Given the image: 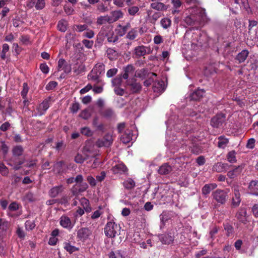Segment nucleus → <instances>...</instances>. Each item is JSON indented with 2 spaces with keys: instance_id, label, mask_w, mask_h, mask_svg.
Segmentation results:
<instances>
[{
  "instance_id": "9",
  "label": "nucleus",
  "mask_w": 258,
  "mask_h": 258,
  "mask_svg": "<svg viewBox=\"0 0 258 258\" xmlns=\"http://www.w3.org/2000/svg\"><path fill=\"white\" fill-rule=\"evenodd\" d=\"M92 231L88 228H81L77 231V237L81 241H85L90 238Z\"/></svg>"
},
{
  "instance_id": "57",
  "label": "nucleus",
  "mask_w": 258,
  "mask_h": 258,
  "mask_svg": "<svg viewBox=\"0 0 258 258\" xmlns=\"http://www.w3.org/2000/svg\"><path fill=\"white\" fill-rule=\"evenodd\" d=\"M80 104L78 102H75L73 103L70 107V110L73 113H76L80 109Z\"/></svg>"
},
{
  "instance_id": "28",
  "label": "nucleus",
  "mask_w": 258,
  "mask_h": 258,
  "mask_svg": "<svg viewBox=\"0 0 258 258\" xmlns=\"http://www.w3.org/2000/svg\"><path fill=\"white\" fill-rule=\"evenodd\" d=\"M92 111V108L90 107L87 108L81 111L79 116L85 120H87L91 116Z\"/></svg>"
},
{
  "instance_id": "64",
  "label": "nucleus",
  "mask_w": 258,
  "mask_h": 258,
  "mask_svg": "<svg viewBox=\"0 0 258 258\" xmlns=\"http://www.w3.org/2000/svg\"><path fill=\"white\" fill-rule=\"evenodd\" d=\"M64 11L68 15H72L74 12V9L72 7L68 5L64 6Z\"/></svg>"
},
{
  "instance_id": "56",
  "label": "nucleus",
  "mask_w": 258,
  "mask_h": 258,
  "mask_svg": "<svg viewBox=\"0 0 258 258\" xmlns=\"http://www.w3.org/2000/svg\"><path fill=\"white\" fill-rule=\"evenodd\" d=\"M160 218L161 222L164 223L170 218V216L167 212L164 211L160 215Z\"/></svg>"
},
{
  "instance_id": "14",
  "label": "nucleus",
  "mask_w": 258,
  "mask_h": 258,
  "mask_svg": "<svg viewBox=\"0 0 258 258\" xmlns=\"http://www.w3.org/2000/svg\"><path fill=\"white\" fill-rule=\"evenodd\" d=\"M72 69L70 64L67 63L63 58H60L58 61L57 71H63L65 74H69L71 72Z\"/></svg>"
},
{
  "instance_id": "42",
  "label": "nucleus",
  "mask_w": 258,
  "mask_h": 258,
  "mask_svg": "<svg viewBox=\"0 0 258 258\" xmlns=\"http://www.w3.org/2000/svg\"><path fill=\"white\" fill-rule=\"evenodd\" d=\"M124 187L126 189H132L135 186V182L131 178H128L123 183Z\"/></svg>"
},
{
  "instance_id": "43",
  "label": "nucleus",
  "mask_w": 258,
  "mask_h": 258,
  "mask_svg": "<svg viewBox=\"0 0 258 258\" xmlns=\"http://www.w3.org/2000/svg\"><path fill=\"white\" fill-rule=\"evenodd\" d=\"M235 155L236 152L234 150L228 152L227 155V160L231 163H235L236 162Z\"/></svg>"
},
{
  "instance_id": "17",
  "label": "nucleus",
  "mask_w": 258,
  "mask_h": 258,
  "mask_svg": "<svg viewBox=\"0 0 258 258\" xmlns=\"http://www.w3.org/2000/svg\"><path fill=\"white\" fill-rule=\"evenodd\" d=\"M153 89L154 92L161 93L165 89V82L163 80H156L153 85Z\"/></svg>"
},
{
  "instance_id": "29",
  "label": "nucleus",
  "mask_w": 258,
  "mask_h": 258,
  "mask_svg": "<svg viewBox=\"0 0 258 258\" xmlns=\"http://www.w3.org/2000/svg\"><path fill=\"white\" fill-rule=\"evenodd\" d=\"M63 248L70 254L79 250L78 247L73 245L71 242L69 241H66L63 243Z\"/></svg>"
},
{
  "instance_id": "21",
  "label": "nucleus",
  "mask_w": 258,
  "mask_h": 258,
  "mask_svg": "<svg viewBox=\"0 0 258 258\" xmlns=\"http://www.w3.org/2000/svg\"><path fill=\"white\" fill-rule=\"evenodd\" d=\"M112 171L115 174H122L127 171V168L124 164L122 163H118L113 167Z\"/></svg>"
},
{
  "instance_id": "63",
  "label": "nucleus",
  "mask_w": 258,
  "mask_h": 258,
  "mask_svg": "<svg viewBox=\"0 0 258 258\" xmlns=\"http://www.w3.org/2000/svg\"><path fill=\"white\" fill-rule=\"evenodd\" d=\"M117 69L116 68H113L109 69L106 73V76L108 78H111L114 76L117 73Z\"/></svg>"
},
{
  "instance_id": "15",
  "label": "nucleus",
  "mask_w": 258,
  "mask_h": 258,
  "mask_svg": "<svg viewBox=\"0 0 258 258\" xmlns=\"http://www.w3.org/2000/svg\"><path fill=\"white\" fill-rule=\"evenodd\" d=\"M59 223L63 228L69 230H71L74 226V223H73L70 218L67 216H61Z\"/></svg>"
},
{
  "instance_id": "38",
  "label": "nucleus",
  "mask_w": 258,
  "mask_h": 258,
  "mask_svg": "<svg viewBox=\"0 0 258 258\" xmlns=\"http://www.w3.org/2000/svg\"><path fill=\"white\" fill-rule=\"evenodd\" d=\"M96 23L98 25H102L106 23H111L110 17L108 15L98 17Z\"/></svg>"
},
{
  "instance_id": "33",
  "label": "nucleus",
  "mask_w": 258,
  "mask_h": 258,
  "mask_svg": "<svg viewBox=\"0 0 258 258\" xmlns=\"http://www.w3.org/2000/svg\"><path fill=\"white\" fill-rule=\"evenodd\" d=\"M62 190V186H56L52 188L49 192V195L52 198H55Z\"/></svg>"
},
{
  "instance_id": "10",
  "label": "nucleus",
  "mask_w": 258,
  "mask_h": 258,
  "mask_svg": "<svg viewBox=\"0 0 258 258\" xmlns=\"http://www.w3.org/2000/svg\"><path fill=\"white\" fill-rule=\"evenodd\" d=\"M212 196L218 203L223 204L226 202L227 194L223 190L217 189L213 192Z\"/></svg>"
},
{
  "instance_id": "52",
  "label": "nucleus",
  "mask_w": 258,
  "mask_h": 258,
  "mask_svg": "<svg viewBox=\"0 0 258 258\" xmlns=\"http://www.w3.org/2000/svg\"><path fill=\"white\" fill-rule=\"evenodd\" d=\"M21 43L24 45H29L32 43L30 37L27 35L22 36L20 38Z\"/></svg>"
},
{
  "instance_id": "41",
  "label": "nucleus",
  "mask_w": 258,
  "mask_h": 258,
  "mask_svg": "<svg viewBox=\"0 0 258 258\" xmlns=\"http://www.w3.org/2000/svg\"><path fill=\"white\" fill-rule=\"evenodd\" d=\"M160 24L163 28L166 29L171 26V20L168 18H162L160 21Z\"/></svg>"
},
{
  "instance_id": "13",
  "label": "nucleus",
  "mask_w": 258,
  "mask_h": 258,
  "mask_svg": "<svg viewBox=\"0 0 258 258\" xmlns=\"http://www.w3.org/2000/svg\"><path fill=\"white\" fill-rule=\"evenodd\" d=\"M236 217L239 223L245 224L248 222V216L245 208H240L237 212Z\"/></svg>"
},
{
  "instance_id": "39",
  "label": "nucleus",
  "mask_w": 258,
  "mask_h": 258,
  "mask_svg": "<svg viewBox=\"0 0 258 258\" xmlns=\"http://www.w3.org/2000/svg\"><path fill=\"white\" fill-rule=\"evenodd\" d=\"M241 171V168L240 166L235 167L232 170H230L227 173L228 176L230 178L235 177L238 175Z\"/></svg>"
},
{
  "instance_id": "19",
  "label": "nucleus",
  "mask_w": 258,
  "mask_h": 258,
  "mask_svg": "<svg viewBox=\"0 0 258 258\" xmlns=\"http://www.w3.org/2000/svg\"><path fill=\"white\" fill-rule=\"evenodd\" d=\"M123 16V13L121 10H115L111 12V15L109 16L111 23H112L117 21Z\"/></svg>"
},
{
  "instance_id": "11",
  "label": "nucleus",
  "mask_w": 258,
  "mask_h": 258,
  "mask_svg": "<svg viewBox=\"0 0 258 258\" xmlns=\"http://www.w3.org/2000/svg\"><path fill=\"white\" fill-rule=\"evenodd\" d=\"M49 107V100L45 99L36 108L37 112L32 114V116H41L44 114Z\"/></svg>"
},
{
  "instance_id": "34",
  "label": "nucleus",
  "mask_w": 258,
  "mask_h": 258,
  "mask_svg": "<svg viewBox=\"0 0 258 258\" xmlns=\"http://www.w3.org/2000/svg\"><path fill=\"white\" fill-rule=\"evenodd\" d=\"M135 52L138 56H144L147 53V48L144 46H137L135 48Z\"/></svg>"
},
{
  "instance_id": "50",
  "label": "nucleus",
  "mask_w": 258,
  "mask_h": 258,
  "mask_svg": "<svg viewBox=\"0 0 258 258\" xmlns=\"http://www.w3.org/2000/svg\"><path fill=\"white\" fill-rule=\"evenodd\" d=\"M224 228L227 236H230L233 233V228L230 224L228 223L224 224Z\"/></svg>"
},
{
  "instance_id": "26",
  "label": "nucleus",
  "mask_w": 258,
  "mask_h": 258,
  "mask_svg": "<svg viewBox=\"0 0 258 258\" xmlns=\"http://www.w3.org/2000/svg\"><path fill=\"white\" fill-rule=\"evenodd\" d=\"M240 195L238 190L234 189V196L232 199V205L234 207H237L240 203Z\"/></svg>"
},
{
  "instance_id": "40",
  "label": "nucleus",
  "mask_w": 258,
  "mask_h": 258,
  "mask_svg": "<svg viewBox=\"0 0 258 258\" xmlns=\"http://www.w3.org/2000/svg\"><path fill=\"white\" fill-rule=\"evenodd\" d=\"M107 57L110 59H115L117 56V52L112 48H109L106 50Z\"/></svg>"
},
{
  "instance_id": "32",
  "label": "nucleus",
  "mask_w": 258,
  "mask_h": 258,
  "mask_svg": "<svg viewBox=\"0 0 258 258\" xmlns=\"http://www.w3.org/2000/svg\"><path fill=\"white\" fill-rule=\"evenodd\" d=\"M151 7L157 11H164L167 9V7L163 3L160 2L153 3L151 4Z\"/></svg>"
},
{
  "instance_id": "1",
  "label": "nucleus",
  "mask_w": 258,
  "mask_h": 258,
  "mask_svg": "<svg viewBox=\"0 0 258 258\" xmlns=\"http://www.w3.org/2000/svg\"><path fill=\"white\" fill-rule=\"evenodd\" d=\"M192 14L186 17L184 22L188 26L200 24L207 20L205 10L200 8H195L191 10Z\"/></svg>"
},
{
  "instance_id": "4",
  "label": "nucleus",
  "mask_w": 258,
  "mask_h": 258,
  "mask_svg": "<svg viewBox=\"0 0 258 258\" xmlns=\"http://www.w3.org/2000/svg\"><path fill=\"white\" fill-rule=\"evenodd\" d=\"M105 72V66L102 63H97L88 76L89 80L98 82L100 75Z\"/></svg>"
},
{
  "instance_id": "5",
  "label": "nucleus",
  "mask_w": 258,
  "mask_h": 258,
  "mask_svg": "<svg viewBox=\"0 0 258 258\" xmlns=\"http://www.w3.org/2000/svg\"><path fill=\"white\" fill-rule=\"evenodd\" d=\"M138 136V131L135 127L132 126L131 128L126 130L121 136L120 140L123 143L126 144L132 141L135 140Z\"/></svg>"
},
{
  "instance_id": "36",
  "label": "nucleus",
  "mask_w": 258,
  "mask_h": 258,
  "mask_svg": "<svg viewBox=\"0 0 258 258\" xmlns=\"http://www.w3.org/2000/svg\"><path fill=\"white\" fill-rule=\"evenodd\" d=\"M80 202L86 212H90L91 211V208L89 206V202L87 199L82 198L80 199Z\"/></svg>"
},
{
  "instance_id": "48",
  "label": "nucleus",
  "mask_w": 258,
  "mask_h": 258,
  "mask_svg": "<svg viewBox=\"0 0 258 258\" xmlns=\"http://www.w3.org/2000/svg\"><path fill=\"white\" fill-rule=\"evenodd\" d=\"M109 258H123L121 251H111L109 254Z\"/></svg>"
},
{
  "instance_id": "27",
  "label": "nucleus",
  "mask_w": 258,
  "mask_h": 258,
  "mask_svg": "<svg viewBox=\"0 0 258 258\" xmlns=\"http://www.w3.org/2000/svg\"><path fill=\"white\" fill-rule=\"evenodd\" d=\"M249 52L246 49L242 50L239 52L236 57V59L238 61L239 63L244 62L248 56Z\"/></svg>"
},
{
  "instance_id": "37",
  "label": "nucleus",
  "mask_w": 258,
  "mask_h": 258,
  "mask_svg": "<svg viewBox=\"0 0 258 258\" xmlns=\"http://www.w3.org/2000/svg\"><path fill=\"white\" fill-rule=\"evenodd\" d=\"M73 71L77 75L83 72L85 70V66L82 63H76L73 68Z\"/></svg>"
},
{
  "instance_id": "22",
  "label": "nucleus",
  "mask_w": 258,
  "mask_h": 258,
  "mask_svg": "<svg viewBox=\"0 0 258 258\" xmlns=\"http://www.w3.org/2000/svg\"><path fill=\"white\" fill-rule=\"evenodd\" d=\"M205 93L204 90L198 89L190 95V100H199L203 96Z\"/></svg>"
},
{
  "instance_id": "8",
  "label": "nucleus",
  "mask_w": 258,
  "mask_h": 258,
  "mask_svg": "<svg viewBox=\"0 0 258 258\" xmlns=\"http://www.w3.org/2000/svg\"><path fill=\"white\" fill-rule=\"evenodd\" d=\"M158 237L162 244L169 245L172 244L174 241V234L171 232L159 234Z\"/></svg>"
},
{
  "instance_id": "55",
  "label": "nucleus",
  "mask_w": 258,
  "mask_h": 258,
  "mask_svg": "<svg viewBox=\"0 0 258 258\" xmlns=\"http://www.w3.org/2000/svg\"><path fill=\"white\" fill-rule=\"evenodd\" d=\"M0 173L3 176H7L9 173L8 168L2 163H0Z\"/></svg>"
},
{
  "instance_id": "53",
  "label": "nucleus",
  "mask_w": 258,
  "mask_h": 258,
  "mask_svg": "<svg viewBox=\"0 0 258 258\" xmlns=\"http://www.w3.org/2000/svg\"><path fill=\"white\" fill-rule=\"evenodd\" d=\"M29 87L26 83H24L23 84V90L21 92V94L23 98H26L27 97V93L29 91Z\"/></svg>"
},
{
  "instance_id": "45",
  "label": "nucleus",
  "mask_w": 258,
  "mask_h": 258,
  "mask_svg": "<svg viewBox=\"0 0 258 258\" xmlns=\"http://www.w3.org/2000/svg\"><path fill=\"white\" fill-rule=\"evenodd\" d=\"M35 3V7L37 10H42L45 6V0H32Z\"/></svg>"
},
{
  "instance_id": "49",
  "label": "nucleus",
  "mask_w": 258,
  "mask_h": 258,
  "mask_svg": "<svg viewBox=\"0 0 258 258\" xmlns=\"http://www.w3.org/2000/svg\"><path fill=\"white\" fill-rule=\"evenodd\" d=\"M101 114L105 117L109 118L113 115L114 112L111 108H106L101 112Z\"/></svg>"
},
{
  "instance_id": "59",
  "label": "nucleus",
  "mask_w": 258,
  "mask_h": 258,
  "mask_svg": "<svg viewBox=\"0 0 258 258\" xmlns=\"http://www.w3.org/2000/svg\"><path fill=\"white\" fill-rule=\"evenodd\" d=\"M191 152L196 155L199 154L202 152L200 147L197 145H194L192 147H190Z\"/></svg>"
},
{
  "instance_id": "2",
  "label": "nucleus",
  "mask_w": 258,
  "mask_h": 258,
  "mask_svg": "<svg viewBox=\"0 0 258 258\" xmlns=\"http://www.w3.org/2000/svg\"><path fill=\"white\" fill-rule=\"evenodd\" d=\"M93 155H94V154L92 146L89 144H86L81 151L78 153L75 156V161L77 163L81 164Z\"/></svg>"
},
{
  "instance_id": "62",
  "label": "nucleus",
  "mask_w": 258,
  "mask_h": 258,
  "mask_svg": "<svg viewBox=\"0 0 258 258\" xmlns=\"http://www.w3.org/2000/svg\"><path fill=\"white\" fill-rule=\"evenodd\" d=\"M57 85V83L55 81L50 82L46 86V89L47 90H51L55 88Z\"/></svg>"
},
{
  "instance_id": "44",
  "label": "nucleus",
  "mask_w": 258,
  "mask_h": 258,
  "mask_svg": "<svg viewBox=\"0 0 258 258\" xmlns=\"http://www.w3.org/2000/svg\"><path fill=\"white\" fill-rule=\"evenodd\" d=\"M81 133L86 136L91 137L93 134V132L88 127H83L80 130Z\"/></svg>"
},
{
  "instance_id": "6",
  "label": "nucleus",
  "mask_w": 258,
  "mask_h": 258,
  "mask_svg": "<svg viewBox=\"0 0 258 258\" xmlns=\"http://www.w3.org/2000/svg\"><path fill=\"white\" fill-rule=\"evenodd\" d=\"M175 118V116L171 117L170 118L168 119V120L166 122V125H167V131H166V141L168 143V145L170 147H171L172 146V142L173 141H175V139H174L173 137H171L172 133V126L174 125L175 124H176V128H178L179 126L178 125L180 124L179 121H178L177 123H175L174 119Z\"/></svg>"
},
{
  "instance_id": "18",
  "label": "nucleus",
  "mask_w": 258,
  "mask_h": 258,
  "mask_svg": "<svg viewBox=\"0 0 258 258\" xmlns=\"http://www.w3.org/2000/svg\"><path fill=\"white\" fill-rule=\"evenodd\" d=\"M8 227V222L3 219H0V238H3L6 235Z\"/></svg>"
},
{
  "instance_id": "47",
  "label": "nucleus",
  "mask_w": 258,
  "mask_h": 258,
  "mask_svg": "<svg viewBox=\"0 0 258 258\" xmlns=\"http://www.w3.org/2000/svg\"><path fill=\"white\" fill-rule=\"evenodd\" d=\"M138 34L137 28L132 29L127 34V38L130 40H133L136 38Z\"/></svg>"
},
{
  "instance_id": "23",
  "label": "nucleus",
  "mask_w": 258,
  "mask_h": 258,
  "mask_svg": "<svg viewBox=\"0 0 258 258\" xmlns=\"http://www.w3.org/2000/svg\"><path fill=\"white\" fill-rule=\"evenodd\" d=\"M248 189L251 194L258 196V180L251 181L249 184Z\"/></svg>"
},
{
  "instance_id": "60",
  "label": "nucleus",
  "mask_w": 258,
  "mask_h": 258,
  "mask_svg": "<svg viewBox=\"0 0 258 258\" xmlns=\"http://www.w3.org/2000/svg\"><path fill=\"white\" fill-rule=\"evenodd\" d=\"M241 7H242L245 11L249 13L250 12V9L247 0H241Z\"/></svg>"
},
{
  "instance_id": "3",
  "label": "nucleus",
  "mask_w": 258,
  "mask_h": 258,
  "mask_svg": "<svg viewBox=\"0 0 258 258\" xmlns=\"http://www.w3.org/2000/svg\"><path fill=\"white\" fill-rule=\"evenodd\" d=\"M120 227L113 221L107 223L104 228V232L106 236L114 238L119 234Z\"/></svg>"
},
{
  "instance_id": "24",
  "label": "nucleus",
  "mask_w": 258,
  "mask_h": 258,
  "mask_svg": "<svg viewBox=\"0 0 258 258\" xmlns=\"http://www.w3.org/2000/svg\"><path fill=\"white\" fill-rule=\"evenodd\" d=\"M217 185L215 183H209L205 184L202 189L203 195L206 196L217 187Z\"/></svg>"
},
{
  "instance_id": "20",
  "label": "nucleus",
  "mask_w": 258,
  "mask_h": 258,
  "mask_svg": "<svg viewBox=\"0 0 258 258\" xmlns=\"http://www.w3.org/2000/svg\"><path fill=\"white\" fill-rule=\"evenodd\" d=\"M172 170V167L168 163H164L159 168L158 172L161 175H167Z\"/></svg>"
},
{
  "instance_id": "61",
  "label": "nucleus",
  "mask_w": 258,
  "mask_h": 258,
  "mask_svg": "<svg viewBox=\"0 0 258 258\" xmlns=\"http://www.w3.org/2000/svg\"><path fill=\"white\" fill-rule=\"evenodd\" d=\"M257 21H256L255 20H249V21L248 33L250 34L252 33V27L256 26L257 25Z\"/></svg>"
},
{
  "instance_id": "35",
  "label": "nucleus",
  "mask_w": 258,
  "mask_h": 258,
  "mask_svg": "<svg viewBox=\"0 0 258 258\" xmlns=\"http://www.w3.org/2000/svg\"><path fill=\"white\" fill-rule=\"evenodd\" d=\"M68 23L67 21L62 19L58 21L57 24L58 30L62 32H64L67 29Z\"/></svg>"
},
{
  "instance_id": "54",
  "label": "nucleus",
  "mask_w": 258,
  "mask_h": 258,
  "mask_svg": "<svg viewBox=\"0 0 258 258\" xmlns=\"http://www.w3.org/2000/svg\"><path fill=\"white\" fill-rule=\"evenodd\" d=\"M139 8L137 6H132L128 9V13L131 16H135L139 11Z\"/></svg>"
},
{
  "instance_id": "46",
  "label": "nucleus",
  "mask_w": 258,
  "mask_h": 258,
  "mask_svg": "<svg viewBox=\"0 0 258 258\" xmlns=\"http://www.w3.org/2000/svg\"><path fill=\"white\" fill-rule=\"evenodd\" d=\"M23 148L21 146H17L13 149V154L14 156H19L22 154Z\"/></svg>"
},
{
  "instance_id": "16",
  "label": "nucleus",
  "mask_w": 258,
  "mask_h": 258,
  "mask_svg": "<svg viewBox=\"0 0 258 258\" xmlns=\"http://www.w3.org/2000/svg\"><path fill=\"white\" fill-rule=\"evenodd\" d=\"M135 68L132 64H128L123 69V73L122 77L124 80H127L129 77L135 75Z\"/></svg>"
},
{
  "instance_id": "31",
  "label": "nucleus",
  "mask_w": 258,
  "mask_h": 258,
  "mask_svg": "<svg viewBox=\"0 0 258 258\" xmlns=\"http://www.w3.org/2000/svg\"><path fill=\"white\" fill-rule=\"evenodd\" d=\"M127 84L130 86V89L133 93H137L141 89V84L134 81H132V83L128 81Z\"/></svg>"
},
{
  "instance_id": "30",
  "label": "nucleus",
  "mask_w": 258,
  "mask_h": 258,
  "mask_svg": "<svg viewBox=\"0 0 258 258\" xmlns=\"http://www.w3.org/2000/svg\"><path fill=\"white\" fill-rule=\"evenodd\" d=\"M218 147L221 149H224L227 146L229 143L228 139L223 136H221L218 138Z\"/></svg>"
},
{
  "instance_id": "51",
  "label": "nucleus",
  "mask_w": 258,
  "mask_h": 258,
  "mask_svg": "<svg viewBox=\"0 0 258 258\" xmlns=\"http://www.w3.org/2000/svg\"><path fill=\"white\" fill-rule=\"evenodd\" d=\"M9 50V46L8 44L5 43L3 45V49L1 54V57L3 59H5L6 57V53Z\"/></svg>"
},
{
  "instance_id": "12",
  "label": "nucleus",
  "mask_w": 258,
  "mask_h": 258,
  "mask_svg": "<svg viewBox=\"0 0 258 258\" xmlns=\"http://www.w3.org/2000/svg\"><path fill=\"white\" fill-rule=\"evenodd\" d=\"M225 115L220 113L213 117L211 120V124L214 127H218L224 122Z\"/></svg>"
},
{
  "instance_id": "58",
  "label": "nucleus",
  "mask_w": 258,
  "mask_h": 258,
  "mask_svg": "<svg viewBox=\"0 0 258 258\" xmlns=\"http://www.w3.org/2000/svg\"><path fill=\"white\" fill-rule=\"evenodd\" d=\"M35 227V224L34 221L27 220L25 222V227L27 230H32Z\"/></svg>"
},
{
  "instance_id": "7",
  "label": "nucleus",
  "mask_w": 258,
  "mask_h": 258,
  "mask_svg": "<svg viewBox=\"0 0 258 258\" xmlns=\"http://www.w3.org/2000/svg\"><path fill=\"white\" fill-rule=\"evenodd\" d=\"M113 142L112 136L110 134H106L102 139H98L95 144L99 147H108L112 144Z\"/></svg>"
},
{
  "instance_id": "25",
  "label": "nucleus",
  "mask_w": 258,
  "mask_h": 258,
  "mask_svg": "<svg viewBox=\"0 0 258 258\" xmlns=\"http://www.w3.org/2000/svg\"><path fill=\"white\" fill-rule=\"evenodd\" d=\"M228 166L227 164L218 162L213 166V169L217 172H222L226 171Z\"/></svg>"
}]
</instances>
